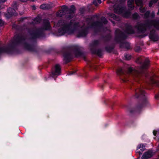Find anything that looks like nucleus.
Masks as SVG:
<instances>
[{"label": "nucleus", "mask_w": 159, "mask_h": 159, "mask_svg": "<svg viewBox=\"0 0 159 159\" xmlns=\"http://www.w3.org/2000/svg\"><path fill=\"white\" fill-rule=\"evenodd\" d=\"M153 155L152 151L149 150L143 154L141 157V159H148L151 158Z\"/></svg>", "instance_id": "nucleus-13"}, {"label": "nucleus", "mask_w": 159, "mask_h": 159, "mask_svg": "<svg viewBox=\"0 0 159 159\" xmlns=\"http://www.w3.org/2000/svg\"><path fill=\"white\" fill-rule=\"evenodd\" d=\"M115 40L118 43H120L127 38V36L119 29L116 30L115 31Z\"/></svg>", "instance_id": "nucleus-6"}, {"label": "nucleus", "mask_w": 159, "mask_h": 159, "mask_svg": "<svg viewBox=\"0 0 159 159\" xmlns=\"http://www.w3.org/2000/svg\"><path fill=\"white\" fill-rule=\"evenodd\" d=\"M141 50V49L139 46H137L135 48V51L136 52H139Z\"/></svg>", "instance_id": "nucleus-41"}, {"label": "nucleus", "mask_w": 159, "mask_h": 159, "mask_svg": "<svg viewBox=\"0 0 159 159\" xmlns=\"http://www.w3.org/2000/svg\"><path fill=\"white\" fill-rule=\"evenodd\" d=\"M93 3L95 6H97L98 4L97 1L96 0H94L93 1Z\"/></svg>", "instance_id": "nucleus-47"}, {"label": "nucleus", "mask_w": 159, "mask_h": 159, "mask_svg": "<svg viewBox=\"0 0 159 159\" xmlns=\"http://www.w3.org/2000/svg\"><path fill=\"white\" fill-rule=\"evenodd\" d=\"M155 14L154 11H152L151 13H150V17L153 18L155 17Z\"/></svg>", "instance_id": "nucleus-39"}, {"label": "nucleus", "mask_w": 159, "mask_h": 159, "mask_svg": "<svg viewBox=\"0 0 159 159\" xmlns=\"http://www.w3.org/2000/svg\"><path fill=\"white\" fill-rule=\"evenodd\" d=\"M32 9L33 10H35L36 9V6L34 5H33L32 6Z\"/></svg>", "instance_id": "nucleus-48"}, {"label": "nucleus", "mask_w": 159, "mask_h": 159, "mask_svg": "<svg viewBox=\"0 0 159 159\" xmlns=\"http://www.w3.org/2000/svg\"><path fill=\"white\" fill-rule=\"evenodd\" d=\"M89 66L90 70H92V69L95 70L97 69L96 66L95 65H93L92 64H89Z\"/></svg>", "instance_id": "nucleus-35"}, {"label": "nucleus", "mask_w": 159, "mask_h": 159, "mask_svg": "<svg viewBox=\"0 0 159 159\" xmlns=\"http://www.w3.org/2000/svg\"><path fill=\"white\" fill-rule=\"evenodd\" d=\"M7 13L5 14V16L8 19L12 17L16 13V10L12 8L9 7L7 10Z\"/></svg>", "instance_id": "nucleus-12"}, {"label": "nucleus", "mask_w": 159, "mask_h": 159, "mask_svg": "<svg viewBox=\"0 0 159 159\" xmlns=\"http://www.w3.org/2000/svg\"><path fill=\"white\" fill-rule=\"evenodd\" d=\"M1 13V12L0 11V13Z\"/></svg>", "instance_id": "nucleus-64"}, {"label": "nucleus", "mask_w": 159, "mask_h": 159, "mask_svg": "<svg viewBox=\"0 0 159 159\" xmlns=\"http://www.w3.org/2000/svg\"><path fill=\"white\" fill-rule=\"evenodd\" d=\"M152 26H153L156 29L159 30V19L157 20H151Z\"/></svg>", "instance_id": "nucleus-22"}, {"label": "nucleus", "mask_w": 159, "mask_h": 159, "mask_svg": "<svg viewBox=\"0 0 159 159\" xmlns=\"http://www.w3.org/2000/svg\"><path fill=\"white\" fill-rule=\"evenodd\" d=\"M157 15H159V8L158 9V12L157 13Z\"/></svg>", "instance_id": "nucleus-57"}, {"label": "nucleus", "mask_w": 159, "mask_h": 159, "mask_svg": "<svg viewBox=\"0 0 159 159\" xmlns=\"http://www.w3.org/2000/svg\"><path fill=\"white\" fill-rule=\"evenodd\" d=\"M152 26L151 20H147L145 23H138L136 26L138 31L142 33H145L147 29H150Z\"/></svg>", "instance_id": "nucleus-5"}, {"label": "nucleus", "mask_w": 159, "mask_h": 159, "mask_svg": "<svg viewBox=\"0 0 159 159\" xmlns=\"http://www.w3.org/2000/svg\"><path fill=\"white\" fill-rule=\"evenodd\" d=\"M145 35H140V36L141 38H143V37Z\"/></svg>", "instance_id": "nucleus-58"}, {"label": "nucleus", "mask_w": 159, "mask_h": 159, "mask_svg": "<svg viewBox=\"0 0 159 159\" xmlns=\"http://www.w3.org/2000/svg\"><path fill=\"white\" fill-rule=\"evenodd\" d=\"M74 53L76 57L82 56L83 53L80 50V48L77 47H75L73 49Z\"/></svg>", "instance_id": "nucleus-16"}, {"label": "nucleus", "mask_w": 159, "mask_h": 159, "mask_svg": "<svg viewBox=\"0 0 159 159\" xmlns=\"http://www.w3.org/2000/svg\"><path fill=\"white\" fill-rule=\"evenodd\" d=\"M62 51L64 57V60L66 63L70 62L72 59V54L71 52L65 48L63 49Z\"/></svg>", "instance_id": "nucleus-7"}, {"label": "nucleus", "mask_w": 159, "mask_h": 159, "mask_svg": "<svg viewBox=\"0 0 159 159\" xmlns=\"http://www.w3.org/2000/svg\"><path fill=\"white\" fill-rule=\"evenodd\" d=\"M103 85H102V88H103Z\"/></svg>", "instance_id": "nucleus-61"}, {"label": "nucleus", "mask_w": 159, "mask_h": 159, "mask_svg": "<svg viewBox=\"0 0 159 159\" xmlns=\"http://www.w3.org/2000/svg\"><path fill=\"white\" fill-rule=\"evenodd\" d=\"M40 8L43 10H46V4H43L40 6Z\"/></svg>", "instance_id": "nucleus-38"}, {"label": "nucleus", "mask_w": 159, "mask_h": 159, "mask_svg": "<svg viewBox=\"0 0 159 159\" xmlns=\"http://www.w3.org/2000/svg\"><path fill=\"white\" fill-rule=\"evenodd\" d=\"M153 133L154 135L156 136L157 134V131L156 130H154L153 132Z\"/></svg>", "instance_id": "nucleus-49"}, {"label": "nucleus", "mask_w": 159, "mask_h": 159, "mask_svg": "<svg viewBox=\"0 0 159 159\" xmlns=\"http://www.w3.org/2000/svg\"><path fill=\"white\" fill-rule=\"evenodd\" d=\"M79 10L81 14H83L84 13L85 9L84 7H82L79 9Z\"/></svg>", "instance_id": "nucleus-32"}, {"label": "nucleus", "mask_w": 159, "mask_h": 159, "mask_svg": "<svg viewBox=\"0 0 159 159\" xmlns=\"http://www.w3.org/2000/svg\"><path fill=\"white\" fill-rule=\"evenodd\" d=\"M89 27H85L80 30L78 32L77 37L78 38L86 37L88 34Z\"/></svg>", "instance_id": "nucleus-9"}, {"label": "nucleus", "mask_w": 159, "mask_h": 159, "mask_svg": "<svg viewBox=\"0 0 159 159\" xmlns=\"http://www.w3.org/2000/svg\"><path fill=\"white\" fill-rule=\"evenodd\" d=\"M116 72L118 75L121 76L120 79L123 82L129 84L130 89L135 93V98L139 99L135 107L129 110L130 113L133 114L139 112L142 108L146 106L148 103L145 92L141 88H136L131 80L132 79L135 81L139 82L140 80H143L145 77L147 76V73L143 70L139 71L134 69L132 67L128 68L126 71H124L122 68H119L116 70Z\"/></svg>", "instance_id": "nucleus-1"}, {"label": "nucleus", "mask_w": 159, "mask_h": 159, "mask_svg": "<svg viewBox=\"0 0 159 159\" xmlns=\"http://www.w3.org/2000/svg\"><path fill=\"white\" fill-rule=\"evenodd\" d=\"M28 33L30 37V43L25 41L26 38L25 36L18 35L15 37L14 41L11 44L6 47H0V56L3 53L13 54L18 53L19 50L16 46L21 44H23L25 50L30 52H36L37 46V39L44 37L45 34L43 29L39 28L29 29L28 30Z\"/></svg>", "instance_id": "nucleus-2"}, {"label": "nucleus", "mask_w": 159, "mask_h": 159, "mask_svg": "<svg viewBox=\"0 0 159 159\" xmlns=\"http://www.w3.org/2000/svg\"><path fill=\"white\" fill-rule=\"evenodd\" d=\"M125 57L126 60H130L131 57V55L127 54H125Z\"/></svg>", "instance_id": "nucleus-34"}, {"label": "nucleus", "mask_w": 159, "mask_h": 159, "mask_svg": "<svg viewBox=\"0 0 159 159\" xmlns=\"http://www.w3.org/2000/svg\"><path fill=\"white\" fill-rule=\"evenodd\" d=\"M114 12L118 14H121L126 10V8L125 7L121 6L119 4H115L113 6Z\"/></svg>", "instance_id": "nucleus-8"}, {"label": "nucleus", "mask_w": 159, "mask_h": 159, "mask_svg": "<svg viewBox=\"0 0 159 159\" xmlns=\"http://www.w3.org/2000/svg\"><path fill=\"white\" fill-rule=\"evenodd\" d=\"M99 44V42L98 40H94L90 44L91 48H95V47L98 46Z\"/></svg>", "instance_id": "nucleus-25"}, {"label": "nucleus", "mask_w": 159, "mask_h": 159, "mask_svg": "<svg viewBox=\"0 0 159 159\" xmlns=\"http://www.w3.org/2000/svg\"><path fill=\"white\" fill-rule=\"evenodd\" d=\"M7 0H0V3H3L6 2Z\"/></svg>", "instance_id": "nucleus-51"}, {"label": "nucleus", "mask_w": 159, "mask_h": 159, "mask_svg": "<svg viewBox=\"0 0 159 159\" xmlns=\"http://www.w3.org/2000/svg\"><path fill=\"white\" fill-rule=\"evenodd\" d=\"M108 22L107 19L104 17L102 16L101 18V21H97L93 22L90 25V28H94V32L95 34L101 32V30L103 29V24L106 25Z\"/></svg>", "instance_id": "nucleus-4"}, {"label": "nucleus", "mask_w": 159, "mask_h": 159, "mask_svg": "<svg viewBox=\"0 0 159 159\" xmlns=\"http://www.w3.org/2000/svg\"><path fill=\"white\" fill-rule=\"evenodd\" d=\"M17 4L16 2H13V4L12 5V8L14 9L15 10H17Z\"/></svg>", "instance_id": "nucleus-33"}, {"label": "nucleus", "mask_w": 159, "mask_h": 159, "mask_svg": "<svg viewBox=\"0 0 159 159\" xmlns=\"http://www.w3.org/2000/svg\"><path fill=\"white\" fill-rule=\"evenodd\" d=\"M43 30H49L51 29V25L50 22L48 20H47L44 22L42 28H41Z\"/></svg>", "instance_id": "nucleus-21"}, {"label": "nucleus", "mask_w": 159, "mask_h": 159, "mask_svg": "<svg viewBox=\"0 0 159 159\" xmlns=\"http://www.w3.org/2000/svg\"><path fill=\"white\" fill-rule=\"evenodd\" d=\"M90 50L93 54H96L100 57H101L102 56V51L101 49H97L95 48H90Z\"/></svg>", "instance_id": "nucleus-17"}, {"label": "nucleus", "mask_w": 159, "mask_h": 159, "mask_svg": "<svg viewBox=\"0 0 159 159\" xmlns=\"http://www.w3.org/2000/svg\"><path fill=\"white\" fill-rule=\"evenodd\" d=\"M120 47L121 48H125L129 49L130 48V45L129 43L127 42H122L120 43Z\"/></svg>", "instance_id": "nucleus-20"}, {"label": "nucleus", "mask_w": 159, "mask_h": 159, "mask_svg": "<svg viewBox=\"0 0 159 159\" xmlns=\"http://www.w3.org/2000/svg\"><path fill=\"white\" fill-rule=\"evenodd\" d=\"M106 103L107 104H109V103Z\"/></svg>", "instance_id": "nucleus-62"}, {"label": "nucleus", "mask_w": 159, "mask_h": 159, "mask_svg": "<svg viewBox=\"0 0 159 159\" xmlns=\"http://www.w3.org/2000/svg\"><path fill=\"white\" fill-rule=\"evenodd\" d=\"M134 2V0H128V5L131 4H133Z\"/></svg>", "instance_id": "nucleus-43"}, {"label": "nucleus", "mask_w": 159, "mask_h": 159, "mask_svg": "<svg viewBox=\"0 0 159 159\" xmlns=\"http://www.w3.org/2000/svg\"><path fill=\"white\" fill-rule=\"evenodd\" d=\"M154 3H153V1H152V0H151V1H150L149 2V7H151L152 6L153 4Z\"/></svg>", "instance_id": "nucleus-44"}, {"label": "nucleus", "mask_w": 159, "mask_h": 159, "mask_svg": "<svg viewBox=\"0 0 159 159\" xmlns=\"http://www.w3.org/2000/svg\"><path fill=\"white\" fill-rule=\"evenodd\" d=\"M155 97L156 99H159V94H156L155 96Z\"/></svg>", "instance_id": "nucleus-46"}, {"label": "nucleus", "mask_w": 159, "mask_h": 159, "mask_svg": "<svg viewBox=\"0 0 159 159\" xmlns=\"http://www.w3.org/2000/svg\"><path fill=\"white\" fill-rule=\"evenodd\" d=\"M128 7L131 8L132 10L134 9V6L133 5V4H131L128 5Z\"/></svg>", "instance_id": "nucleus-42"}, {"label": "nucleus", "mask_w": 159, "mask_h": 159, "mask_svg": "<svg viewBox=\"0 0 159 159\" xmlns=\"http://www.w3.org/2000/svg\"><path fill=\"white\" fill-rule=\"evenodd\" d=\"M102 38L105 41L107 42L109 41L110 40L111 38V36L110 35L108 34L103 36Z\"/></svg>", "instance_id": "nucleus-30"}, {"label": "nucleus", "mask_w": 159, "mask_h": 159, "mask_svg": "<svg viewBox=\"0 0 159 159\" xmlns=\"http://www.w3.org/2000/svg\"><path fill=\"white\" fill-rule=\"evenodd\" d=\"M150 11H147L144 14V18L147 19L150 17Z\"/></svg>", "instance_id": "nucleus-29"}, {"label": "nucleus", "mask_w": 159, "mask_h": 159, "mask_svg": "<svg viewBox=\"0 0 159 159\" xmlns=\"http://www.w3.org/2000/svg\"><path fill=\"white\" fill-rule=\"evenodd\" d=\"M46 10H48L52 8V5L49 4H46Z\"/></svg>", "instance_id": "nucleus-36"}, {"label": "nucleus", "mask_w": 159, "mask_h": 159, "mask_svg": "<svg viewBox=\"0 0 159 159\" xmlns=\"http://www.w3.org/2000/svg\"><path fill=\"white\" fill-rule=\"evenodd\" d=\"M31 24H34V22H33V21H32V22H31Z\"/></svg>", "instance_id": "nucleus-59"}, {"label": "nucleus", "mask_w": 159, "mask_h": 159, "mask_svg": "<svg viewBox=\"0 0 159 159\" xmlns=\"http://www.w3.org/2000/svg\"><path fill=\"white\" fill-rule=\"evenodd\" d=\"M139 16V15L136 12H135L132 15V16L133 18L135 20H136L138 19Z\"/></svg>", "instance_id": "nucleus-31"}, {"label": "nucleus", "mask_w": 159, "mask_h": 159, "mask_svg": "<svg viewBox=\"0 0 159 159\" xmlns=\"http://www.w3.org/2000/svg\"><path fill=\"white\" fill-rule=\"evenodd\" d=\"M149 37L150 39L153 41H157L158 39L157 36L155 34V31L154 30L150 31Z\"/></svg>", "instance_id": "nucleus-15"}, {"label": "nucleus", "mask_w": 159, "mask_h": 159, "mask_svg": "<svg viewBox=\"0 0 159 159\" xmlns=\"http://www.w3.org/2000/svg\"><path fill=\"white\" fill-rule=\"evenodd\" d=\"M89 19L90 20L91 19H92V18H91V19L89 18Z\"/></svg>", "instance_id": "nucleus-63"}, {"label": "nucleus", "mask_w": 159, "mask_h": 159, "mask_svg": "<svg viewBox=\"0 0 159 159\" xmlns=\"http://www.w3.org/2000/svg\"><path fill=\"white\" fill-rule=\"evenodd\" d=\"M125 32L128 34H133L135 33L132 26L129 24H127L126 25Z\"/></svg>", "instance_id": "nucleus-14"}, {"label": "nucleus", "mask_w": 159, "mask_h": 159, "mask_svg": "<svg viewBox=\"0 0 159 159\" xmlns=\"http://www.w3.org/2000/svg\"><path fill=\"white\" fill-rule=\"evenodd\" d=\"M61 72V67L58 64H56L54 68L52 69V75L53 76H57Z\"/></svg>", "instance_id": "nucleus-11"}, {"label": "nucleus", "mask_w": 159, "mask_h": 159, "mask_svg": "<svg viewBox=\"0 0 159 159\" xmlns=\"http://www.w3.org/2000/svg\"><path fill=\"white\" fill-rule=\"evenodd\" d=\"M109 20H110L113 23V24H115V21L112 20H111V19H109Z\"/></svg>", "instance_id": "nucleus-52"}, {"label": "nucleus", "mask_w": 159, "mask_h": 159, "mask_svg": "<svg viewBox=\"0 0 159 159\" xmlns=\"http://www.w3.org/2000/svg\"><path fill=\"white\" fill-rule=\"evenodd\" d=\"M41 20V17L38 16L36 17L33 19V21L35 23H39Z\"/></svg>", "instance_id": "nucleus-28"}, {"label": "nucleus", "mask_w": 159, "mask_h": 159, "mask_svg": "<svg viewBox=\"0 0 159 159\" xmlns=\"http://www.w3.org/2000/svg\"><path fill=\"white\" fill-rule=\"evenodd\" d=\"M76 70H72L70 71L68 73V75H70L75 74L76 72Z\"/></svg>", "instance_id": "nucleus-40"}, {"label": "nucleus", "mask_w": 159, "mask_h": 159, "mask_svg": "<svg viewBox=\"0 0 159 159\" xmlns=\"http://www.w3.org/2000/svg\"><path fill=\"white\" fill-rule=\"evenodd\" d=\"M115 48V46L112 45L111 46H107L105 47L106 51L108 53H111Z\"/></svg>", "instance_id": "nucleus-24"}, {"label": "nucleus", "mask_w": 159, "mask_h": 159, "mask_svg": "<svg viewBox=\"0 0 159 159\" xmlns=\"http://www.w3.org/2000/svg\"><path fill=\"white\" fill-rule=\"evenodd\" d=\"M145 149V145L143 144L138 145L136 151V153H138L139 155H142L143 152Z\"/></svg>", "instance_id": "nucleus-18"}, {"label": "nucleus", "mask_w": 159, "mask_h": 159, "mask_svg": "<svg viewBox=\"0 0 159 159\" xmlns=\"http://www.w3.org/2000/svg\"><path fill=\"white\" fill-rule=\"evenodd\" d=\"M122 14L124 17L126 18H129L131 15V12L129 11H126L125 10Z\"/></svg>", "instance_id": "nucleus-26"}, {"label": "nucleus", "mask_w": 159, "mask_h": 159, "mask_svg": "<svg viewBox=\"0 0 159 159\" xmlns=\"http://www.w3.org/2000/svg\"><path fill=\"white\" fill-rule=\"evenodd\" d=\"M97 2L99 3L100 4L102 3V1L101 0H97Z\"/></svg>", "instance_id": "nucleus-54"}, {"label": "nucleus", "mask_w": 159, "mask_h": 159, "mask_svg": "<svg viewBox=\"0 0 159 159\" xmlns=\"http://www.w3.org/2000/svg\"><path fill=\"white\" fill-rule=\"evenodd\" d=\"M4 24V22L2 19H0V26H2Z\"/></svg>", "instance_id": "nucleus-45"}, {"label": "nucleus", "mask_w": 159, "mask_h": 159, "mask_svg": "<svg viewBox=\"0 0 159 159\" xmlns=\"http://www.w3.org/2000/svg\"><path fill=\"white\" fill-rule=\"evenodd\" d=\"M136 3H139L141 2V0H135Z\"/></svg>", "instance_id": "nucleus-50"}, {"label": "nucleus", "mask_w": 159, "mask_h": 159, "mask_svg": "<svg viewBox=\"0 0 159 159\" xmlns=\"http://www.w3.org/2000/svg\"><path fill=\"white\" fill-rule=\"evenodd\" d=\"M64 5H63L62 6L61 9L59 10L57 12L56 14L57 17H61L63 15H66V12L65 9H64V8H65Z\"/></svg>", "instance_id": "nucleus-19"}, {"label": "nucleus", "mask_w": 159, "mask_h": 159, "mask_svg": "<svg viewBox=\"0 0 159 159\" xmlns=\"http://www.w3.org/2000/svg\"><path fill=\"white\" fill-rule=\"evenodd\" d=\"M149 62L150 61L148 60H146L142 64V68L143 69H148L149 66Z\"/></svg>", "instance_id": "nucleus-23"}, {"label": "nucleus", "mask_w": 159, "mask_h": 159, "mask_svg": "<svg viewBox=\"0 0 159 159\" xmlns=\"http://www.w3.org/2000/svg\"><path fill=\"white\" fill-rule=\"evenodd\" d=\"M25 18L22 17L21 18L20 20V21H23Z\"/></svg>", "instance_id": "nucleus-55"}, {"label": "nucleus", "mask_w": 159, "mask_h": 159, "mask_svg": "<svg viewBox=\"0 0 159 159\" xmlns=\"http://www.w3.org/2000/svg\"><path fill=\"white\" fill-rule=\"evenodd\" d=\"M57 25L62 26L58 29L57 34L58 36L64 35L66 34L68 35H72L74 33L79 26V23L77 22H73L70 20L69 23L66 21L61 20L58 21Z\"/></svg>", "instance_id": "nucleus-3"}, {"label": "nucleus", "mask_w": 159, "mask_h": 159, "mask_svg": "<svg viewBox=\"0 0 159 159\" xmlns=\"http://www.w3.org/2000/svg\"><path fill=\"white\" fill-rule=\"evenodd\" d=\"M142 12H143V10H142Z\"/></svg>", "instance_id": "nucleus-60"}, {"label": "nucleus", "mask_w": 159, "mask_h": 159, "mask_svg": "<svg viewBox=\"0 0 159 159\" xmlns=\"http://www.w3.org/2000/svg\"><path fill=\"white\" fill-rule=\"evenodd\" d=\"M69 9H70L71 10H73V11L75 12L76 11V8L74 5H71L70 7V8H69Z\"/></svg>", "instance_id": "nucleus-37"}, {"label": "nucleus", "mask_w": 159, "mask_h": 159, "mask_svg": "<svg viewBox=\"0 0 159 159\" xmlns=\"http://www.w3.org/2000/svg\"><path fill=\"white\" fill-rule=\"evenodd\" d=\"M98 78H99V76L98 75L95 76L94 77L95 79H98Z\"/></svg>", "instance_id": "nucleus-56"}, {"label": "nucleus", "mask_w": 159, "mask_h": 159, "mask_svg": "<svg viewBox=\"0 0 159 159\" xmlns=\"http://www.w3.org/2000/svg\"><path fill=\"white\" fill-rule=\"evenodd\" d=\"M64 6L65 8H64V9H65L66 14L65 17L67 19L70 20L73 18L75 12L73 10L68 8L67 6L64 5Z\"/></svg>", "instance_id": "nucleus-10"}, {"label": "nucleus", "mask_w": 159, "mask_h": 159, "mask_svg": "<svg viewBox=\"0 0 159 159\" xmlns=\"http://www.w3.org/2000/svg\"><path fill=\"white\" fill-rule=\"evenodd\" d=\"M158 0H152V1L153 2V3H157Z\"/></svg>", "instance_id": "nucleus-53"}, {"label": "nucleus", "mask_w": 159, "mask_h": 159, "mask_svg": "<svg viewBox=\"0 0 159 159\" xmlns=\"http://www.w3.org/2000/svg\"><path fill=\"white\" fill-rule=\"evenodd\" d=\"M109 16L111 18H113L114 20L116 21H119L120 20V18L118 16H116L113 13L109 14Z\"/></svg>", "instance_id": "nucleus-27"}]
</instances>
